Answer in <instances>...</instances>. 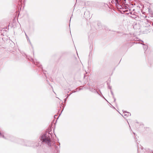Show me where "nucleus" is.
<instances>
[{"label":"nucleus","instance_id":"f257e3e1","mask_svg":"<svg viewBox=\"0 0 153 153\" xmlns=\"http://www.w3.org/2000/svg\"><path fill=\"white\" fill-rule=\"evenodd\" d=\"M51 135L50 134L46 133L41 136L40 140L42 141V142L51 146Z\"/></svg>","mask_w":153,"mask_h":153},{"label":"nucleus","instance_id":"f03ea898","mask_svg":"<svg viewBox=\"0 0 153 153\" xmlns=\"http://www.w3.org/2000/svg\"><path fill=\"white\" fill-rule=\"evenodd\" d=\"M123 112L124 114V116H126V117L130 116L131 115L130 113H129V112H127L126 111H123Z\"/></svg>","mask_w":153,"mask_h":153},{"label":"nucleus","instance_id":"7ed1b4c3","mask_svg":"<svg viewBox=\"0 0 153 153\" xmlns=\"http://www.w3.org/2000/svg\"><path fill=\"white\" fill-rule=\"evenodd\" d=\"M25 35H26V38H27V40H29V42H30V40H29V38H28V37L27 36V35H26V33H25Z\"/></svg>","mask_w":153,"mask_h":153},{"label":"nucleus","instance_id":"20e7f679","mask_svg":"<svg viewBox=\"0 0 153 153\" xmlns=\"http://www.w3.org/2000/svg\"><path fill=\"white\" fill-rule=\"evenodd\" d=\"M36 64V65H37V66H40V68H42V67H41V66H40L39 65H38V64Z\"/></svg>","mask_w":153,"mask_h":153},{"label":"nucleus","instance_id":"39448f33","mask_svg":"<svg viewBox=\"0 0 153 153\" xmlns=\"http://www.w3.org/2000/svg\"><path fill=\"white\" fill-rule=\"evenodd\" d=\"M111 94L113 96H114L113 93L111 91Z\"/></svg>","mask_w":153,"mask_h":153},{"label":"nucleus","instance_id":"423d86ee","mask_svg":"<svg viewBox=\"0 0 153 153\" xmlns=\"http://www.w3.org/2000/svg\"><path fill=\"white\" fill-rule=\"evenodd\" d=\"M113 98H114V101L115 102V101H116V99H115V98L114 97V96H113Z\"/></svg>","mask_w":153,"mask_h":153},{"label":"nucleus","instance_id":"0eeeda50","mask_svg":"<svg viewBox=\"0 0 153 153\" xmlns=\"http://www.w3.org/2000/svg\"><path fill=\"white\" fill-rule=\"evenodd\" d=\"M39 146V144H38V145H36V146Z\"/></svg>","mask_w":153,"mask_h":153},{"label":"nucleus","instance_id":"6e6552de","mask_svg":"<svg viewBox=\"0 0 153 153\" xmlns=\"http://www.w3.org/2000/svg\"><path fill=\"white\" fill-rule=\"evenodd\" d=\"M28 146H31V145H30V146H29V145H28Z\"/></svg>","mask_w":153,"mask_h":153},{"label":"nucleus","instance_id":"1a4fd4ad","mask_svg":"<svg viewBox=\"0 0 153 153\" xmlns=\"http://www.w3.org/2000/svg\"><path fill=\"white\" fill-rule=\"evenodd\" d=\"M143 45H144V44H143Z\"/></svg>","mask_w":153,"mask_h":153},{"label":"nucleus","instance_id":"9d476101","mask_svg":"<svg viewBox=\"0 0 153 153\" xmlns=\"http://www.w3.org/2000/svg\"><path fill=\"white\" fill-rule=\"evenodd\" d=\"M34 62H35V61H34ZM34 64H35V63H34Z\"/></svg>","mask_w":153,"mask_h":153}]
</instances>
